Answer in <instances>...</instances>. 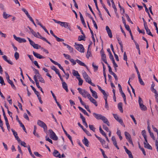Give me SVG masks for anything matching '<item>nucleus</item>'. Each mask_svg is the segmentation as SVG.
<instances>
[{
    "label": "nucleus",
    "instance_id": "obj_1",
    "mask_svg": "<svg viewBox=\"0 0 158 158\" xmlns=\"http://www.w3.org/2000/svg\"><path fill=\"white\" fill-rule=\"evenodd\" d=\"M74 46L75 48L79 52H84V48L82 45L81 44H78L77 43H75Z\"/></svg>",
    "mask_w": 158,
    "mask_h": 158
},
{
    "label": "nucleus",
    "instance_id": "obj_2",
    "mask_svg": "<svg viewBox=\"0 0 158 158\" xmlns=\"http://www.w3.org/2000/svg\"><path fill=\"white\" fill-rule=\"evenodd\" d=\"M95 135L96 137L100 141V142L102 144V145L105 148L109 149V147L108 146V144H106L105 141L104 139H102L101 137L98 136L96 134H95Z\"/></svg>",
    "mask_w": 158,
    "mask_h": 158
},
{
    "label": "nucleus",
    "instance_id": "obj_3",
    "mask_svg": "<svg viewBox=\"0 0 158 158\" xmlns=\"http://www.w3.org/2000/svg\"><path fill=\"white\" fill-rule=\"evenodd\" d=\"M37 124L44 128V131H47V127L46 125L42 121L39 120L37 121Z\"/></svg>",
    "mask_w": 158,
    "mask_h": 158
},
{
    "label": "nucleus",
    "instance_id": "obj_4",
    "mask_svg": "<svg viewBox=\"0 0 158 158\" xmlns=\"http://www.w3.org/2000/svg\"><path fill=\"white\" fill-rule=\"evenodd\" d=\"M48 131L50 133V138L54 140H57L58 139V138L54 132H53V131L51 129L49 130Z\"/></svg>",
    "mask_w": 158,
    "mask_h": 158
},
{
    "label": "nucleus",
    "instance_id": "obj_5",
    "mask_svg": "<svg viewBox=\"0 0 158 158\" xmlns=\"http://www.w3.org/2000/svg\"><path fill=\"white\" fill-rule=\"evenodd\" d=\"M113 115L114 117V118L122 126H123L124 127H125V125L123 123V121L122 119L120 118L116 114H113Z\"/></svg>",
    "mask_w": 158,
    "mask_h": 158
},
{
    "label": "nucleus",
    "instance_id": "obj_6",
    "mask_svg": "<svg viewBox=\"0 0 158 158\" xmlns=\"http://www.w3.org/2000/svg\"><path fill=\"white\" fill-rule=\"evenodd\" d=\"M13 36L14 38L20 43H25L26 42V40L24 38L17 37L15 35H14Z\"/></svg>",
    "mask_w": 158,
    "mask_h": 158
},
{
    "label": "nucleus",
    "instance_id": "obj_7",
    "mask_svg": "<svg viewBox=\"0 0 158 158\" xmlns=\"http://www.w3.org/2000/svg\"><path fill=\"white\" fill-rule=\"evenodd\" d=\"M125 135L126 138L128 140L129 142L132 144H133L132 141L131 139V136L130 134L127 132H125L124 133Z\"/></svg>",
    "mask_w": 158,
    "mask_h": 158
},
{
    "label": "nucleus",
    "instance_id": "obj_8",
    "mask_svg": "<svg viewBox=\"0 0 158 158\" xmlns=\"http://www.w3.org/2000/svg\"><path fill=\"white\" fill-rule=\"evenodd\" d=\"M82 75L85 80V81L88 83V81H90L91 80L90 78L89 77L88 74H87L86 72L85 71H84L83 73H82Z\"/></svg>",
    "mask_w": 158,
    "mask_h": 158
},
{
    "label": "nucleus",
    "instance_id": "obj_9",
    "mask_svg": "<svg viewBox=\"0 0 158 158\" xmlns=\"http://www.w3.org/2000/svg\"><path fill=\"white\" fill-rule=\"evenodd\" d=\"M106 29L108 34L109 36L111 38L112 37V33L111 30L110 29L108 26H106Z\"/></svg>",
    "mask_w": 158,
    "mask_h": 158
},
{
    "label": "nucleus",
    "instance_id": "obj_10",
    "mask_svg": "<svg viewBox=\"0 0 158 158\" xmlns=\"http://www.w3.org/2000/svg\"><path fill=\"white\" fill-rule=\"evenodd\" d=\"M124 148L125 149L126 153L128 155L129 157L130 158H133V156L131 152L128 150L125 146H124Z\"/></svg>",
    "mask_w": 158,
    "mask_h": 158
},
{
    "label": "nucleus",
    "instance_id": "obj_11",
    "mask_svg": "<svg viewBox=\"0 0 158 158\" xmlns=\"http://www.w3.org/2000/svg\"><path fill=\"white\" fill-rule=\"evenodd\" d=\"M113 142V144L114 146L116 148L118 149H119V148L118 146L117 143L115 139V138L114 136L112 137L111 138Z\"/></svg>",
    "mask_w": 158,
    "mask_h": 158
},
{
    "label": "nucleus",
    "instance_id": "obj_12",
    "mask_svg": "<svg viewBox=\"0 0 158 158\" xmlns=\"http://www.w3.org/2000/svg\"><path fill=\"white\" fill-rule=\"evenodd\" d=\"M93 115L95 118L98 120H101L103 116L101 114H98L95 113H93Z\"/></svg>",
    "mask_w": 158,
    "mask_h": 158
},
{
    "label": "nucleus",
    "instance_id": "obj_13",
    "mask_svg": "<svg viewBox=\"0 0 158 158\" xmlns=\"http://www.w3.org/2000/svg\"><path fill=\"white\" fill-rule=\"evenodd\" d=\"M33 53L34 56L37 58L41 59L44 58V56L41 55L40 54L37 53L34 51L33 52Z\"/></svg>",
    "mask_w": 158,
    "mask_h": 158
},
{
    "label": "nucleus",
    "instance_id": "obj_14",
    "mask_svg": "<svg viewBox=\"0 0 158 158\" xmlns=\"http://www.w3.org/2000/svg\"><path fill=\"white\" fill-rule=\"evenodd\" d=\"M101 120H102L103 121V123L106 124L108 126H110V124L108 120L105 116H103Z\"/></svg>",
    "mask_w": 158,
    "mask_h": 158
},
{
    "label": "nucleus",
    "instance_id": "obj_15",
    "mask_svg": "<svg viewBox=\"0 0 158 158\" xmlns=\"http://www.w3.org/2000/svg\"><path fill=\"white\" fill-rule=\"evenodd\" d=\"M81 95L82 96L85 98L87 97L88 98L89 97V95L90 96V95L86 91L84 90L83 92L82 93Z\"/></svg>",
    "mask_w": 158,
    "mask_h": 158
},
{
    "label": "nucleus",
    "instance_id": "obj_16",
    "mask_svg": "<svg viewBox=\"0 0 158 158\" xmlns=\"http://www.w3.org/2000/svg\"><path fill=\"white\" fill-rule=\"evenodd\" d=\"M35 37H37L38 38L42 40V38H44V37H43L40 34V33L38 32L37 33H36L35 31H34V33L32 34Z\"/></svg>",
    "mask_w": 158,
    "mask_h": 158
},
{
    "label": "nucleus",
    "instance_id": "obj_17",
    "mask_svg": "<svg viewBox=\"0 0 158 158\" xmlns=\"http://www.w3.org/2000/svg\"><path fill=\"white\" fill-rule=\"evenodd\" d=\"M88 98L89 99L90 102L94 104L96 106H97L98 105L96 101L92 97L91 95H89V97Z\"/></svg>",
    "mask_w": 158,
    "mask_h": 158
},
{
    "label": "nucleus",
    "instance_id": "obj_18",
    "mask_svg": "<svg viewBox=\"0 0 158 158\" xmlns=\"http://www.w3.org/2000/svg\"><path fill=\"white\" fill-rule=\"evenodd\" d=\"M62 84L63 89H64L67 92H68L69 90L68 88V85L64 81L62 82Z\"/></svg>",
    "mask_w": 158,
    "mask_h": 158
},
{
    "label": "nucleus",
    "instance_id": "obj_19",
    "mask_svg": "<svg viewBox=\"0 0 158 158\" xmlns=\"http://www.w3.org/2000/svg\"><path fill=\"white\" fill-rule=\"evenodd\" d=\"M36 77L37 79V78H38L40 82L45 83V81L44 80V79L41 76L40 74L39 75H36Z\"/></svg>",
    "mask_w": 158,
    "mask_h": 158
},
{
    "label": "nucleus",
    "instance_id": "obj_20",
    "mask_svg": "<svg viewBox=\"0 0 158 158\" xmlns=\"http://www.w3.org/2000/svg\"><path fill=\"white\" fill-rule=\"evenodd\" d=\"M83 143L87 147H88L89 146V142L88 139L85 137H84V139L82 140Z\"/></svg>",
    "mask_w": 158,
    "mask_h": 158
},
{
    "label": "nucleus",
    "instance_id": "obj_21",
    "mask_svg": "<svg viewBox=\"0 0 158 158\" xmlns=\"http://www.w3.org/2000/svg\"><path fill=\"white\" fill-rule=\"evenodd\" d=\"M53 155L56 157H59V158H61L60 156V154L59 153V152L56 150H55L53 153Z\"/></svg>",
    "mask_w": 158,
    "mask_h": 158
},
{
    "label": "nucleus",
    "instance_id": "obj_22",
    "mask_svg": "<svg viewBox=\"0 0 158 158\" xmlns=\"http://www.w3.org/2000/svg\"><path fill=\"white\" fill-rule=\"evenodd\" d=\"M3 59L6 61L7 62H8L9 64L12 65L13 64V62L10 60H9L7 59V57L6 55L3 56H2Z\"/></svg>",
    "mask_w": 158,
    "mask_h": 158
},
{
    "label": "nucleus",
    "instance_id": "obj_23",
    "mask_svg": "<svg viewBox=\"0 0 158 158\" xmlns=\"http://www.w3.org/2000/svg\"><path fill=\"white\" fill-rule=\"evenodd\" d=\"M118 107L121 112L123 113V110L122 107V102H119L118 104Z\"/></svg>",
    "mask_w": 158,
    "mask_h": 158
},
{
    "label": "nucleus",
    "instance_id": "obj_24",
    "mask_svg": "<svg viewBox=\"0 0 158 158\" xmlns=\"http://www.w3.org/2000/svg\"><path fill=\"white\" fill-rule=\"evenodd\" d=\"M52 20H53L56 23L59 24L61 26L64 27L65 22L57 21L54 19H53Z\"/></svg>",
    "mask_w": 158,
    "mask_h": 158
},
{
    "label": "nucleus",
    "instance_id": "obj_25",
    "mask_svg": "<svg viewBox=\"0 0 158 158\" xmlns=\"http://www.w3.org/2000/svg\"><path fill=\"white\" fill-rule=\"evenodd\" d=\"M76 61L77 62V63L79 64L81 66H84V67H86V68L87 67V66L84 63L82 62V61H81L80 60H79L78 59H77L76 60Z\"/></svg>",
    "mask_w": 158,
    "mask_h": 158
},
{
    "label": "nucleus",
    "instance_id": "obj_26",
    "mask_svg": "<svg viewBox=\"0 0 158 158\" xmlns=\"http://www.w3.org/2000/svg\"><path fill=\"white\" fill-rule=\"evenodd\" d=\"M72 73L73 75L74 76H76V77H80V75L78 72L75 70H73Z\"/></svg>",
    "mask_w": 158,
    "mask_h": 158
},
{
    "label": "nucleus",
    "instance_id": "obj_27",
    "mask_svg": "<svg viewBox=\"0 0 158 158\" xmlns=\"http://www.w3.org/2000/svg\"><path fill=\"white\" fill-rule=\"evenodd\" d=\"M144 147L145 148L150 150L152 149V147L148 143H146L145 142H144Z\"/></svg>",
    "mask_w": 158,
    "mask_h": 158
},
{
    "label": "nucleus",
    "instance_id": "obj_28",
    "mask_svg": "<svg viewBox=\"0 0 158 158\" xmlns=\"http://www.w3.org/2000/svg\"><path fill=\"white\" fill-rule=\"evenodd\" d=\"M3 17L5 19H7L8 18L11 16V15L7 14L5 12H4L3 14Z\"/></svg>",
    "mask_w": 158,
    "mask_h": 158
},
{
    "label": "nucleus",
    "instance_id": "obj_29",
    "mask_svg": "<svg viewBox=\"0 0 158 158\" xmlns=\"http://www.w3.org/2000/svg\"><path fill=\"white\" fill-rule=\"evenodd\" d=\"M89 46L88 51L87 52V54H86V57L88 59L89 58V57H91L92 56V54L91 53V52L90 51H89Z\"/></svg>",
    "mask_w": 158,
    "mask_h": 158
},
{
    "label": "nucleus",
    "instance_id": "obj_30",
    "mask_svg": "<svg viewBox=\"0 0 158 158\" xmlns=\"http://www.w3.org/2000/svg\"><path fill=\"white\" fill-rule=\"evenodd\" d=\"M103 61L105 62V64H107V62L106 60V56L105 54H103L101 55Z\"/></svg>",
    "mask_w": 158,
    "mask_h": 158
},
{
    "label": "nucleus",
    "instance_id": "obj_31",
    "mask_svg": "<svg viewBox=\"0 0 158 158\" xmlns=\"http://www.w3.org/2000/svg\"><path fill=\"white\" fill-rule=\"evenodd\" d=\"M51 69L54 70L56 74H58V73H59V70L57 69L55 66H52L51 67Z\"/></svg>",
    "mask_w": 158,
    "mask_h": 158
},
{
    "label": "nucleus",
    "instance_id": "obj_32",
    "mask_svg": "<svg viewBox=\"0 0 158 158\" xmlns=\"http://www.w3.org/2000/svg\"><path fill=\"white\" fill-rule=\"evenodd\" d=\"M145 29L146 31L147 34L148 35H150L152 37L153 36V35L152 34L150 30L148 28V27L146 28H145Z\"/></svg>",
    "mask_w": 158,
    "mask_h": 158
},
{
    "label": "nucleus",
    "instance_id": "obj_33",
    "mask_svg": "<svg viewBox=\"0 0 158 158\" xmlns=\"http://www.w3.org/2000/svg\"><path fill=\"white\" fill-rule=\"evenodd\" d=\"M141 110H146L147 109L146 107L143 104L139 105Z\"/></svg>",
    "mask_w": 158,
    "mask_h": 158
},
{
    "label": "nucleus",
    "instance_id": "obj_34",
    "mask_svg": "<svg viewBox=\"0 0 158 158\" xmlns=\"http://www.w3.org/2000/svg\"><path fill=\"white\" fill-rule=\"evenodd\" d=\"M7 81L8 83L11 85V86L12 88H13L14 89H16V87L12 81L10 80Z\"/></svg>",
    "mask_w": 158,
    "mask_h": 158
},
{
    "label": "nucleus",
    "instance_id": "obj_35",
    "mask_svg": "<svg viewBox=\"0 0 158 158\" xmlns=\"http://www.w3.org/2000/svg\"><path fill=\"white\" fill-rule=\"evenodd\" d=\"M77 78L79 81V83H78L79 85H82V84L83 82V80L80 78V77H77Z\"/></svg>",
    "mask_w": 158,
    "mask_h": 158
},
{
    "label": "nucleus",
    "instance_id": "obj_36",
    "mask_svg": "<svg viewBox=\"0 0 158 158\" xmlns=\"http://www.w3.org/2000/svg\"><path fill=\"white\" fill-rule=\"evenodd\" d=\"M89 127L90 129L94 132L95 131V128L94 127V126L92 125H89Z\"/></svg>",
    "mask_w": 158,
    "mask_h": 158
},
{
    "label": "nucleus",
    "instance_id": "obj_37",
    "mask_svg": "<svg viewBox=\"0 0 158 158\" xmlns=\"http://www.w3.org/2000/svg\"><path fill=\"white\" fill-rule=\"evenodd\" d=\"M28 150L29 152V153L30 154V155L31 156L34 158H35V156H34V155L32 154L31 152V148H30V146H28Z\"/></svg>",
    "mask_w": 158,
    "mask_h": 158
},
{
    "label": "nucleus",
    "instance_id": "obj_38",
    "mask_svg": "<svg viewBox=\"0 0 158 158\" xmlns=\"http://www.w3.org/2000/svg\"><path fill=\"white\" fill-rule=\"evenodd\" d=\"M92 93L93 97H94L96 99L98 98V97L97 96V93L95 91H94Z\"/></svg>",
    "mask_w": 158,
    "mask_h": 158
},
{
    "label": "nucleus",
    "instance_id": "obj_39",
    "mask_svg": "<svg viewBox=\"0 0 158 158\" xmlns=\"http://www.w3.org/2000/svg\"><path fill=\"white\" fill-rule=\"evenodd\" d=\"M64 27L65 28H67V29H69L70 28V26L69 25V23L66 22H65Z\"/></svg>",
    "mask_w": 158,
    "mask_h": 158
},
{
    "label": "nucleus",
    "instance_id": "obj_40",
    "mask_svg": "<svg viewBox=\"0 0 158 158\" xmlns=\"http://www.w3.org/2000/svg\"><path fill=\"white\" fill-rule=\"evenodd\" d=\"M99 130L100 133L103 135L104 136H105L106 135V133L105 132L103 131V130L102 129L101 126H100L99 127Z\"/></svg>",
    "mask_w": 158,
    "mask_h": 158
},
{
    "label": "nucleus",
    "instance_id": "obj_41",
    "mask_svg": "<svg viewBox=\"0 0 158 158\" xmlns=\"http://www.w3.org/2000/svg\"><path fill=\"white\" fill-rule=\"evenodd\" d=\"M84 38H85V37H84L83 35H79L78 37V40L80 41L81 40H85L84 39Z\"/></svg>",
    "mask_w": 158,
    "mask_h": 158
},
{
    "label": "nucleus",
    "instance_id": "obj_42",
    "mask_svg": "<svg viewBox=\"0 0 158 158\" xmlns=\"http://www.w3.org/2000/svg\"><path fill=\"white\" fill-rule=\"evenodd\" d=\"M54 37L56 39V40L58 42H62L64 41L63 39H60L57 37L56 35Z\"/></svg>",
    "mask_w": 158,
    "mask_h": 158
},
{
    "label": "nucleus",
    "instance_id": "obj_43",
    "mask_svg": "<svg viewBox=\"0 0 158 158\" xmlns=\"http://www.w3.org/2000/svg\"><path fill=\"white\" fill-rule=\"evenodd\" d=\"M108 66V67L109 69V71L110 72V74H112V73H113L114 72H113L112 71L111 68L110 67V66L109 64L107 63V64H106Z\"/></svg>",
    "mask_w": 158,
    "mask_h": 158
},
{
    "label": "nucleus",
    "instance_id": "obj_44",
    "mask_svg": "<svg viewBox=\"0 0 158 158\" xmlns=\"http://www.w3.org/2000/svg\"><path fill=\"white\" fill-rule=\"evenodd\" d=\"M0 83L2 85H5V84L4 82L3 79L2 77L1 76H0Z\"/></svg>",
    "mask_w": 158,
    "mask_h": 158
},
{
    "label": "nucleus",
    "instance_id": "obj_45",
    "mask_svg": "<svg viewBox=\"0 0 158 158\" xmlns=\"http://www.w3.org/2000/svg\"><path fill=\"white\" fill-rule=\"evenodd\" d=\"M14 56L16 60H18L19 58V54L17 52H15V53Z\"/></svg>",
    "mask_w": 158,
    "mask_h": 158
},
{
    "label": "nucleus",
    "instance_id": "obj_46",
    "mask_svg": "<svg viewBox=\"0 0 158 158\" xmlns=\"http://www.w3.org/2000/svg\"><path fill=\"white\" fill-rule=\"evenodd\" d=\"M33 47L34 48L36 49H38L39 48H41V46L40 45H39L38 44H35L34 45V46H33Z\"/></svg>",
    "mask_w": 158,
    "mask_h": 158
},
{
    "label": "nucleus",
    "instance_id": "obj_47",
    "mask_svg": "<svg viewBox=\"0 0 158 158\" xmlns=\"http://www.w3.org/2000/svg\"><path fill=\"white\" fill-rule=\"evenodd\" d=\"M33 78L35 81V82L36 85H39V82L38 81L37 79L36 78V75H35L34 76Z\"/></svg>",
    "mask_w": 158,
    "mask_h": 158
},
{
    "label": "nucleus",
    "instance_id": "obj_48",
    "mask_svg": "<svg viewBox=\"0 0 158 158\" xmlns=\"http://www.w3.org/2000/svg\"><path fill=\"white\" fill-rule=\"evenodd\" d=\"M46 140V141H48L51 143H52V141L51 139L49 138L48 136H46L45 137Z\"/></svg>",
    "mask_w": 158,
    "mask_h": 158
},
{
    "label": "nucleus",
    "instance_id": "obj_49",
    "mask_svg": "<svg viewBox=\"0 0 158 158\" xmlns=\"http://www.w3.org/2000/svg\"><path fill=\"white\" fill-rule=\"evenodd\" d=\"M63 55L66 58V59L70 60V59L71 58L70 56L69 55L66 54H64Z\"/></svg>",
    "mask_w": 158,
    "mask_h": 158
},
{
    "label": "nucleus",
    "instance_id": "obj_50",
    "mask_svg": "<svg viewBox=\"0 0 158 158\" xmlns=\"http://www.w3.org/2000/svg\"><path fill=\"white\" fill-rule=\"evenodd\" d=\"M102 7L104 8V9H105V10L106 11V12L107 13V14H108V15H109V16H110V14L109 12V11L108 10H107V9L106 8V7L105 6V5H104V4H102Z\"/></svg>",
    "mask_w": 158,
    "mask_h": 158
},
{
    "label": "nucleus",
    "instance_id": "obj_51",
    "mask_svg": "<svg viewBox=\"0 0 158 158\" xmlns=\"http://www.w3.org/2000/svg\"><path fill=\"white\" fill-rule=\"evenodd\" d=\"M68 49L69 50V51L70 52L72 53L73 52V48L71 47L69 45L68 46V47H67Z\"/></svg>",
    "mask_w": 158,
    "mask_h": 158
},
{
    "label": "nucleus",
    "instance_id": "obj_52",
    "mask_svg": "<svg viewBox=\"0 0 158 158\" xmlns=\"http://www.w3.org/2000/svg\"><path fill=\"white\" fill-rule=\"evenodd\" d=\"M92 66L94 69V70L96 71L98 70V66L95 65L94 64V63H93L92 64Z\"/></svg>",
    "mask_w": 158,
    "mask_h": 158
},
{
    "label": "nucleus",
    "instance_id": "obj_53",
    "mask_svg": "<svg viewBox=\"0 0 158 158\" xmlns=\"http://www.w3.org/2000/svg\"><path fill=\"white\" fill-rule=\"evenodd\" d=\"M19 124H20V127H21L23 128V131H25V132H26V129L25 128V127L24 125L23 124V123L21 122L19 123Z\"/></svg>",
    "mask_w": 158,
    "mask_h": 158
},
{
    "label": "nucleus",
    "instance_id": "obj_54",
    "mask_svg": "<svg viewBox=\"0 0 158 158\" xmlns=\"http://www.w3.org/2000/svg\"><path fill=\"white\" fill-rule=\"evenodd\" d=\"M130 116L132 118V120H133L134 123L135 124H137V122L136 121L135 119V118H134V116L133 115H130Z\"/></svg>",
    "mask_w": 158,
    "mask_h": 158
},
{
    "label": "nucleus",
    "instance_id": "obj_55",
    "mask_svg": "<svg viewBox=\"0 0 158 158\" xmlns=\"http://www.w3.org/2000/svg\"><path fill=\"white\" fill-rule=\"evenodd\" d=\"M34 154L36 156L40 157H41L42 156L38 152H34Z\"/></svg>",
    "mask_w": 158,
    "mask_h": 158
},
{
    "label": "nucleus",
    "instance_id": "obj_56",
    "mask_svg": "<svg viewBox=\"0 0 158 158\" xmlns=\"http://www.w3.org/2000/svg\"><path fill=\"white\" fill-rule=\"evenodd\" d=\"M124 25V26H125V27L127 31H129V32H130V31H131L130 28V27L128 25H126V24H125V25Z\"/></svg>",
    "mask_w": 158,
    "mask_h": 158
},
{
    "label": "nucleus",
    "instance_id": "obj_57",
    "mask_svg": "<svg viewBox=\"0 0 158 158\" xmlns=\"http://www.w3.org/2000/svg\"><path fill=\"white\" fill-rule=\"evenodd\" d=\"M88 6L90 10V11H91L92 13L94 15V16L95 17L96 16H95V14L94 12L93 11V10L92 9V8L89 5H88Z\"/></svg>",
    "mask_w": 158,
    "mask_h": 158
},
{
    "label": "nucleus",
    "instance_id": "obj_58",
    "mask_svg": "<svg viewBox=\"0 0 158 158\" xmlns=\"http://www.w3.org/2000/svg\"><path fill=\"white\" fill-rule=\"evenodd\" d=\"M112 7H113V8L114 9V12H115V13L116 14L117 13V8L115 6V4L114 3H113V4H112Z\"/></svg>",
    "mask_w": 158,
    "mask_h": 158
},
{
    "label": "nucleus",
    "instance_id": "obj_59",
    "mask_svg": "<svg viewBox=\"0 0 158 158\" xmlns=\"http://www.w3.org/2000/svg\"><path fill=\"white\" fill-rule=\"evenodd\" d=\"M69 60L71 62V63H73V65H74L76 64V62H77L76 61V60L74 61L73 59L71 58L70 59V60Z\"/></svg>",
    "mask_w": 158,
    "mask_h": 158
},
{
    "label": "nucleus",
    "instance_id": "obj_60",
    "mask_svg": "<svg viewBox=\"0 0 158 158\" xmlns=\"http://www.w3.org/2000/svg\"><path fill=\"white\" fill-rule=\"evenodd\" d=\"M78 98L79 99L81 104L83 106L85 105V104L84 102L82 101L81 98L80 97H78Z\"/></svg>",
    "mask_w": 158,
    "mask_h": 158
},
{
    "label": "nucleus",
    "instance_id": "obj_61",
    "mask_svg": "<svg viewBox=\"0 0 158 158\" xmlns=\"http://www.w3.org/2000/svg\"><path fill=\"white\" fill-rule=\"evenodd\" d=\"M22 10L25 13L27 16H28V15H29L27 11L24 8H22Z\"/></svg>",
    "mask_w": 158,
    "mask_h": 158
},
{
    "label": "nucleus",
    "instance_id": "obj_62",
    "mask_svg": "<svg viewBox=\"0 0 158 158\" xmlns=\"http://www.w3.org/2000/svg\"><path fill=\"white\" fill-rule=\"evenodd\" d=\"M77 90H78L79 93L81 94L85 89H82L79 88H78Z\"/></svg>",
    "mask_w": 158,
    "mask_h": 158
},
{
    "label": "nucleus",
    "instance_id": "obj_63",
    "mask_svg": "<svg viewBox=\"0 0 158 158\" xmlns=\"http://www.w3.org/2000/svg\"><path fill=\"white\" fill-rule=\"evenodd\" d=\"M117 39L118 41V43L120 45H123L122 44V41L121 40V39L120 38H119V37H117Z\"/></svg>",
    "mask_w": 158,
    "mask_h": 158
},
{
    "label": "nucleus",
    "instance_id": "obj_64",
    "mask_svg": "<svg viewBox=\"0 0 158 158\" xmlns=\"http://www.w3.org/2000/svg\"><path fill=\"white\" fill-rule=\"evenodd\" d=\"M139 105L143 104V101L141 98L139 97Z\"/></svg>",
    "mask_w": 158,
    "mask_h": 158
}]
</instances>
